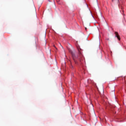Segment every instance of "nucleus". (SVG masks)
Returning a JSON list of instances; mask_svg holds the SVG:
<instances>
[{"label":"nucleus","mask_w":126,"mask_h":126,"mask_svg":"<svg viewBox=\"0 0 126 126\" xmlns=\"http://www.w3.org/2000/svg\"><path fill=\"white\" fill-rule=\"evenodd\" d=\"M122 0H112V2L113 3H120V1Z\"/></svg>","instance_id":"3"},{"label":"nucleus","mask_w":126,"mask_h":126,"mask_svg":"<svg viewBox=\"0 0 126 126\" xmlns=\"http://www.w3.org/2000/svg\"><path fill=\"white\" fill-rule=\"evenodd\" d=\"M85 30H87V28H85Z\"/></svg>","instance_id":"5"},{"label":"nucleus","mask_w":126,"mask_h":126,"mask_svg":"<svg viewBox=\"0 0 126 126\" xmlns=\"http://www.w3.org/2000/svg\"><path fill=\"white\" fill-rule=\"evenodd\" d=\"M69 62H70V63H71V62L70 61V60H69Z\"/></svg>","instance_id":"6"},{"label":"nucleus","mask_w":126,"mask_h":126,"mask_svg":"<svg viewBox=\"0 0 126 126\" xmlns=\"http://www.w3.org/2000/svg\"><path fill=\"white\" fill-rule=\"evenodd\" d=\"M79 51V56H76L75 55V54L72 52V51L70 50L69 52L71 54L72 58L75 63H77V61H76V60H78L81 63L83 60H84V57H83V55H82V53L80 52V50H78Z\"/></svg>","instance_id":"1"},{"label":"nucleus","mask_w":126,"mask_h":126,"mask_svg":"<svg viewBox=\"0 0 126 126\" xmlns=\"http://www.w3.org/2000/svg\"><path fill=\"white\" fill-rule=\"evenodd\" d=\"M119 8H121V9L122 10V11H124V10H123V9H124V7H123V6H121L120 4L119 5Z\"/></svg>","instance_id":"4"},{"label":"nucleus","mask_w":126,"mask_h":126,"mask_svg":"<svg viewBox=\"0 0 126 126\" xmlns=\"http://www.w3.org/2000/svg\"><path fill=\"white\" fill-rule=\"evenodd\" d=\"M115 37H117V39L120 41L121 40V36H120V34H119V32H115Z\"/></svg>","instance_id":"2"}]
</instances>
